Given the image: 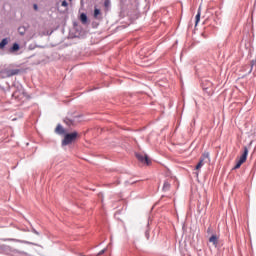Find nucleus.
Instances as JSON below:
<instances>
[{"instance_id": "10", "label": "nucleus", "mask_w": 256, "mask_h": 256, "mask_svg": "<svg viewBox=\"0 0 256 256\" xmlns=\"http://www.w3.org/2000/svg\"><path fill=\"white\" fill-rule=\"evenodd\" d=\"M54 133H56V135H64L67 133V130L63 127V125L61 124H57Z\"/></svg>"}, {"instance_id": "2", "label": "nucleus", "mask_w": 256, "mask_h": 256, "mask_svg": "<svg viewBox=\"0 0 256 256\" xmlns=\"http://www.w3.org/2000/svg\"><path fill=\"white\" fill-rule=\"evenodd\" d=\"M79 139V132L73 131V132H66L64 135V138L62 139L61 146L67 147V145H71L75 143V141Z\"/></svg>"}, {"instance_id": "19", "label": "nucleus", "mask_w": 256, "mask_h": 256, "mask_svg": "<svg viewBox=\"0 0 256 256\" xmlns=\"http://www.w3.org/2000/svg\"><path fill=\"white\" fill-rule=\"evenodd\" d=\"M18 33L21 35V37L25 36V33H27V28L25 26L18 27Z\"/></svg>"}, {"instance_id": "11", "label": "nucleus", "mask_w": 256, "mask_h": 256, "mask_svg": "<svg viewBox=\"0 0 256 256\" xmlns=\"http://www.w3.org/2000/svg\"><path fill=\"white\" fill-rule=\"evenodd\" d=\"M20 50H21V44H19V42H14L8 51H9V53L14 54Z\"/></svg>"}, {"instance_id": "28", "label": "nucleus", "mask_w": 256, "mask_h": 256, "mask_svg": "<svg viewBox=\"0 0 256 256\" xmlns=\"http://www.w3.org/2000/svg\"><path fill=\"white\" fill-rule=\"evenodd\" d=\"M111 4V2L109 1V0H105L104 1V7H107L108 5H110Z\"/></svg>"}, {"instance_id": "17", "label": "nucleus", "mask_w": 256, "mask_h": 256, "mask_svg": "<svg viewBox=\"0 0 256 256\" xmlns=\"http://www.w3.org/2000/svg\"><path fill=\"white\" fill-rule=\"evenodd\" d=\"M169 189H171V183H169V181L165 180L163 187H162V191L164 193H167V191H169Z\"/></svg>"}, {"instance_id": "16", "label": "nucleus", "mask_w": 256, "mask_h": 256, "mask_svg": "<svg viewBox=\"0 0 256 256\" xmlns=\"http://www.w3.org/2000/svg\"><path fill=\"white\" fill-rule=\"evenodd\" d=\"M200 21H201V7L198 8L197 14L195 16V27L199 25Z\"/></svg>"}, {"instance_id": "9", "label": "nucleus", "mask_w": 256, "mask_h": 256, "mask_svg": "<svg viewBox=\"0 0 256 256\" xmlns=\"http://www.w3.org/2000/svg\"><path fill=\"white\" fill-rule=\"evenodd\" d=\"M208 241L212 243L215 248L219 247V236H217V234H212Z\"/></svg>"}, {"instance_id": "30", "label": "nucleus", "mask_w": 256, "mask_h": 256, "mask_svg": "<svg viewBox=\"0 0 256 256\" xmlns=\"http://www.w3.org/2000/svg\"><path fill=\"white\" fill-rule=\"evenodd\" d=\"M201 35L204 37V39H207V34H205V32H202Z\"/></svg>"}, {"instance_id": "25", "label": "nucleus", "mask_w": 256, "mask_h": 256, "mask_svg": "<svg viewBox=\"0 0 256 256\" xmlns=\"http://www.w3.org/2000/svg\"><path fill=\"white\" fill-rule=\"evenodd\" d=\"M83 28H81V26H78L76 28H74V30L76 31V33H78V35H81V31Z\"/></svg>"}, {"instance_id": "7", "label": "nucleus", "mask_w": 256, "mask_h": 256, "mask_svg": "<svg viewBox=\"0 0 256 256\" xmlns=\"http://www.w3.org/2000/svg\"><path fill=\"white\" fill-rule=\"evenodd\" d=\"M21 72H22L21 69H6L5 75H6V77H13L15 75H19V73H21Z\"/></svg>"}, {"instance_id": "8", "label": "nucleus", "mask_w": 256, "mask_h": 256, "mask_svg": "<svg viewBox=\"0 0 256 256\" xmlns=\"http://www.w3.org/2000/svg\"><path fill=\"white\" fill-rule=\"evenodd\" d=\"M13 99H16V101H21L23 100L24 97H27V92H13L12 93Z\"/></svg>"}, {"instance_id": "14", "label": "nucleus", "mask_w": 256, "mask_h": 256, "mask_svg": "<svg viewBox=\"0 0 256 256\" xmlns=\"http://www.w3.org/2000/svg\"><path fill=\"white\" fill-rule=\"evenodd\" d=\"M14 89H15L14 92L25 93V88L19 82L14 83Z\"/></svg>"}, {"instance_id": "35", "label": "nucleus", "mask_w": 256, "mask_h": 256, "mask_svg": "<svg viewBox=\"0 0 256 256\" xmlns=\"http://www.w3.org/2000/svg\"><path fill=\"white\" fill-rule=\"evenodd\" d=\"M70 2L73 1V0H69Z\"/></svg>"}, {"instance_id": "22", "label": "nucleus", "mask_w": 256, "mask_h": 256, "mask_svg": "<svg viewBox=\"0 0 256 256\" xmlns=\"http://www.w3.org/2000/svg\"><path fill=\"white\" fill-rule=\"evenodd\" d=\"M255 64H256V60H251V62H250L251 68H250L248 74H251V73L253 72V66H254Z\"/></svg>"}, {"instance_id": "6", "label": "nucleus", "mask_w": 256, "mask_h": 256, "mask_svg": "<svg viewBox=\"0 0 256 256\" xmlns=\"http://www.w3.org/2000/svg\"><path fill=\"white\" fill-rule=\"evenodd\" d=\"M2 241H14L15 243H23L24 245H35L36 247H39V244L35 242H30L27 240H20V239H15V238H5Z\"/></svg>"}, {"instance_id": "18", "label": "nucleus", "mask_w": 256, "mask_h": 256, "mask_svg": "<svg viewBox=\"0 0 256 256\" xmlns=\"http://www.w3.org/2000/svg\"><path fill=\"white\" fill-rule=\"evenodd\" d=\"M151 231V227H150V224H149V221L145 227V230H144V235L146 237L147 240H149L150 238V235H149V232Z\"/></svg>"}, {"instance_id": "29", "label": "nucleus", "mask_w": 256, "mask_h": 256, "mask_svg": "<svg viewBox=\"0 0 256 256\" xmlns=\"http://www.w3.org/2000/svg\"><path fill=\"white\" fill-rule=\"evenodd\" d=\"M79 27V24L77 22H73V29H77Z\"/></svg>"}, {"instance_id": "3", "label": "nucleus", "mask_w": 256, "mask_h": 256, "mask_svg": "<svg viewBox=\"0 0 256 256\" xmlns=\"http://www.w3.org/2000/svg\"><path fill=\"white\" fill-rule=\"evenodd\" d=\"M80 119L81 115H77L75 113H68L67 116L63 119V123H65L67 127H75V125H77V123L81 121Z\"/></svg>"}, {"instance_id": "5", "label": "nucleus", "mask_w": 256, "mask_h": 256, "mask_svg": "<svg viewBox=\"0 0 256 256\" xmlns=\"http://www.w3.org/2000/svg\"><path fill=\"white\" fill-rule=\"evenodd\" d=\"M135 157L140 163H143L144 165H151V160L147 154L143 155L141 153H135Z\"/></svg>"}, {"instance_id": "20", "label": "nucleus", "mask_w": 256, "mask_h": 256, "mask_svg": "<svg viewBox=\"0 0 256 256\" xmlns=\"http://www.w3.org/2000/svg\"><path fill=\"white\" fill-rule=\"evenodd\" d=\"M203 165H205L204 160H203V158L202 159L200 158L199 162L195 166V171H199L203 167Z\"/></svg>"}, {"instance_id": "13", "label": "nucleus", "mask_w": 256, "mask_h": 256, "mask_svg": "<svg viewBox=\"0 0 256 256\" xmlns=\"http://www.w3.org/2000/svg\"><path fill=\"white\" fill-rule=\"evenodd\" d=\"M9 41H11V38H9V37H5L0 41L1 51H3V49H5L7 47V45H9Z\"/></svg>"}, {"instance_id": "27", "label": "nucleus", "mask_w": 256, "mask_h": 256, "mask_svg": "<svg viewBox=\"0 0 256 256\" xmlns=\"http://www.w3.org/2000/svg\"><path fill=\"white\" fill-rule=\"evenodd\" d=\"M33 9H34V11H39V5L33 4Z\"/></svg>"}, {"instance_id": "12", "label": "nucleus", "mask_w": 256, "mask_h": 256, "mask_svg": "<svg viewBox=\"0 0 256 256\" xmlns=\"http://www.w3.org/2000/svg\"><path fill=\"white\" fill-rule=\"evenodd\" d=\"M79 21L82 23V25H88L89 24V16H87V13H85V12L80 13Z\"/></svg>"}, {"instance_id": "33", "label": "nucleus", "mask_w": 256, "mask_h": 256, "mask_svg": "<svg viewBox=\"0 0 256 256\" xmlns=\"http://www.w3.org/2000/svg\"><path fill=\"white\" fill-rule=\"evenodd\" d=\"M197 177L199 176V172H196Z\"/></svg>"}, {"instance_id": "1", "label": "nucleus", "mask_w": 256, "mask_h": 256, "mask_svg": "<svg viewBox=\"0 0 256 256\" xmlns=\"http://www.w3.org/2000/svg\"><path fill=\"white\" fill-rule=\"evenodd\" d=\"M0 253H5L6 255H12V256H31V254L25 251L15 249L5 244H0Z\"/></svg>"}, {"instance_id": "21", "label": "nucleus", "mask_w": 256, "mask_h": 256, "mask_svg": "<svg viewBox=\"0 0 256 256\" xmlns=\"http://www.w3.org/2000/svg\"><path fill=\"white\" fill-rule=\"evenodd\" d=\"M200 159H203V161H205V159H210L209 152L208 151L203 152Z\"/></svg>"}, {"instance_id": "34", "label": "nucleus", "mask_w": 256, "mask_h": 256, "mask_svg": "<svg viewBox=\"0 0 256 256\" xmlns=\"http://www.w3.org/2000/svg\"><path fill=\"white\" fill-rule=\"evenodd\" d=\"M99 197H103V194H99Z\"/></svg>"}, {"instance_id": "32", "label": "nucleus", "mask_w": 256, "mask_h": 256, "mask_svg": "<svg viewBox=\"0 0 256 256\" xmlns=\"http://www.w3.org/2000/svg\"><path fill=\"white\" fill-rule=\"evenodd\" d=\"M93 27H95V22L92 23Z\"/></svg>"}, {"instance_id": "4", "label": "nucleus", "mask_w": 256, "mask_h": 256, "mask_svg": "<svg viewBox=\"0 0 256 256\" xmlns=\"http://www.w3.org/2000/svg\"><path fill=\"white\" fill-rule=\"evenodd\" d=\"M247 157H249V149L247 148V146H244L243 153L241 154L240 158L237 160L236 164L232 168L233 171L241 169V165H243V163L247 161Z\"/></svg>"}, {"instance_id": "31", "label": "nucleus", "mask_w": 256, "mask_h": 256, "mask_svg": "<svg viewBox=\"0 0 256 256\" xmlns=\"http://www.w3.org/2000/svg\"><path fill=\"white\" fill-rule=\"evenodd\" d=\"M207 233H211V228H208V229H207Z\"/></svg>"}, {"instance_id": "15", "label": "nucleus", "mask_w": 256, "mask_h": 256, "mask_svg": "<svg viewBox=\"0 0 256 256\" xmlns=\"http://www.w3.org/2000/svg\"><path fill=\"white\" fill-rule=\"evenodd\" d=\"M101 9L97 8V6L94 7V13H93V17L94 19H98L99 21H101V19H103V17L101 16Z\"/></svg>"}, {"instance_id": "24", "label": "nucleus", "mask_w": 256, "mask_h": 256, "mask_svg": "<svg viewBox=\"0 0 256 256\" xmlns=\"http://www.w3.org/2000/svg\"><path fill=\"white\" fill-rule=\"evenodd\" d=\"M61 6H62V7H69V2H67V0H63V1L61 2Z\"/></svg>"}, {"instance_id": "26", "label": "nucleus", "mask_w": 256, "mask_h": 256, "mask_svg": "<svg viewBox=\"0 0 256 256\" xmlns=\"http://www.w3.org/2000/svg\"><path fill=\"white\" fill-rule=\"evenodd\" d=\"M32 233H34V235H37L38 237L41 235V233L37 231L34 227H32Z\"/></svg>"}, {"instance_id": "23", "label": "nucleus", "mask_w": 256, "mask_h": 256, "mask_svg": "<svg viewBox=\"0 0 256 256\" xmlns=\"http://www.w3.org/2000/svg\"><path fill=\"white\" fill-rule=\"evenodd\" d=\"M106 252H107V248H104L100 252H98L96 256L105 255Z\"/></svg>"}]
</instances>
